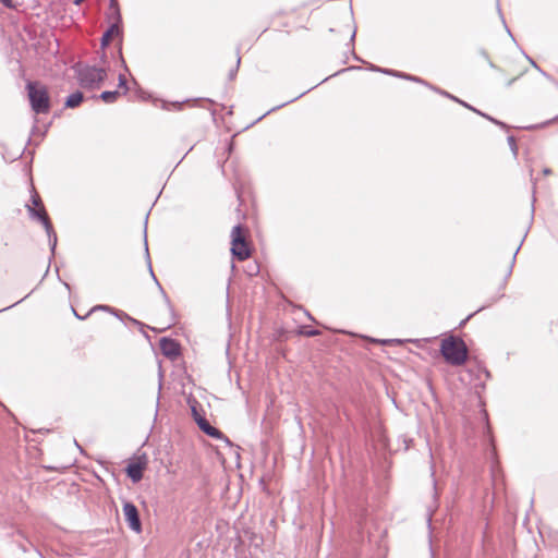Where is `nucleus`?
Returning a JSON list of instances; mask_svg holds the SVG:
<instances>
[{
	"mask_svg": "<svg viewBox=\"0 0 558 558\" xmlns=\"http://www.w3.org/2000/svg\"><path fill=\"white\" fill-rule=\"evenodd\" d=\"M106 78V71L95 66H85L78 71V81L83 87L94 88Z\"/></svg>",
	"mask_w": 558,
	"mask_h": 558,
	"instance_id": "obj_4",
	"label": "nucleus"
},
{
	"mask_svg": "<svg viewBox=\"0 0 558 558\" xmlns=\"http://www.w3.org/2000/svg\"><path fill=\"white\" fill-rule=\"evenodd\" d=\"M83 1H84V0H74V3H75L76 5H78V4H81Z\"/></svg>",
	"mask_w": 558,
	"mask_h": 558,
	"instance_id": "obj_17",
	"label": "nucleus"
},
{
	"mask_svg": "<svg viewBox=\"0 0 558 558\" xmlns=\"http://www.w3.org/2000/svg\"><path fill=\"white\" fill-rule=\"evenodd\" d=\"M110 10H111V19L114 20L113 23L118 24L120 22L121 16H120V12H119L116 0H111Z\"/></svg>",
	"mask_w": 558,
	"mask_h": 558,
	"instance_id": "obj_13",
	"label": "nucleus"
},
{
	"mask_svg": "<svg viewBox=\"0 0 558 558\" xmlns=\"http://www.w3.org/2000/svg\"><path fill=\"white\" fill-rule=\"evenodd\" d=\"M121 95L119 90H112V92H104L100 95V98L105 102H113L118 99V97Z\"/></svg>",
	"mask_w": 558,
	"mask_h": 558,
	"instance_id": "obj_12",
	"label": "nucleus"
},
{
	"mask_svg": "<svg viewBox=\"0 0 558 558\" xmlns=\"http://www.w3.org/2000/svg\"><path fill=\"white\" fill-rule=\"evenodd\" d=\"M32 205L27 206L31 216L34 218H38L43 222L46 231L50 233L52 227L47 216V213L41 204L40 197L37 194H34L32 197Z\"/></svg>",
	"mask_w": 558,
	"mask_h": 558,
	"instance_id": "obj_5",
	"label": "nucleus"
},
{
	"mask_svg": "<svg viewBox=\"0 0 558 558\" xmlns=\"http://www.w3.org/2000/svg\"><path fill=\"white\" fill-rule=\"evenodd\" d=\"M146 468V462L138 459L136 461L131 462L126 468L128 476L134 482L137 483L143 477V471Z\"/></svg>",
	"mask_w": 558,
	"mask_h": 558,
	"instance_id": "obj_7",
	"label": "nucleus"
},
{
	"mask_svg": "<svg viewBox=\"0 0 558 558\" xmlns=\"http://www.w3.org/2000/svg\"><path fill=\"white\" fill-rule=\"evenodd\" d=\"M160 348L167 356H177L179 354V347L177 342L171 339H162L160 341Z\"/></svg>",
	"mask_w": 558,
	"mask_h": 558,
	"instance_id": "obj_9",
	"label": "nucleus"
},
{
	"mask_svg": "<svg viewBox=\"0 0 558 558\" xmlns=\"http://www.w3.org/2000/svg\"><path fill=\"white\" fill-rule=\"evenodd\" d=\"M197 425L198 427L208 436L213 438H222V433L218 430L217 428L213 427L205 417H197Z\"/></svg>",
	"mask_w": 558,
	"mask_h": 558,
	"instance_id": "obj_8",
	"label": "nucleus"
},
{
	"mask_svg": "<svg viewBox=\"0 0 558 558\" xmlns=\"http://www.w3.org/2000/svg\"><path fill=\"white\" fill-rule=\"evenodd\" d=\"M440 351L445 360L452 365L463 364L468 356L464 342L453 337L442 340Z\"/></svg>",
	"mask_w": 558,
	"mask_h": 558,
	"instance_id": "obj_1",
	"label": "nucleus"
},
{
	"mask_svg": "<svg viewBox=\"0 0 558 558\" xmlns=\"http://www.w3.org/2000/svg\"><path fill=\"white\" fill-rule=\"evenodd\" d=\"M28 97L32 108L37 113H46L50 108L47 88L38 83H28Z\"/></svg>",
	"mask_w": 558,
	"mask_h": 558,
	"instance_id": "obj_2",
	"label": "nucleus"
},
{
	"mask_svg": "<svg viewBox=\"0 0 558 558\" xmlns=\"http://www.w3.org/2000/svg\"><path fill=\"white\" fill-rule=\"evenodd\" d=\"M123 513L129 526L135 532H141L142 525L136 507L132 502H124Z\"/></svg>",
	"mask_w": 558,
	"mask_h": 558,
	"instance_id": "obj_6",
	"label": "nucleus"
},
{
	"mask_svg": "<svg viewBox=\"0 0 558 558\" xmlns=\"http://www.w3.org/2000/svg\"><path fill=\"white\" fill-rule=\"evenodd\" d=\"M83 100V94L80 92L73 93L70 95L65 101V106L69 108L77 107Z\"/></svg>",
	"mask_w": 558,
	"mask_h": 558,
	"instance_id": "obj_11",
	"label": "nucleus"
},
{
	"mask_svg": "<svg viewBox=\"0 0 558 558\" xmlns=\"http://www.w3.org/2000/svg\"><path fill=\"white\" fill-rule=\"evenodd\" d=\"M0 2L7 8H13L12 0H0Z\"/></svg>",
	"mask_w": 558,
	"mask_h": 558,
	"instance_id": "obj_15",
	"label": "nucleus"
},
{
	"mask_svg": "<svg viewBox=\"0 0 558 558\" xmlns=\"http://www.w3.org/2000/svg\"><path fill=\"white\" fill-rule=\"evenodd\" d=\"M231 253L239 260H244L251 255L245 241V231L241 226H235L231 231Z\"/></svg>",
	"mask_w": 558,
	"mask_h": 558,
	"instance_id": "obj_3",
	"label": "nucleus"
},
{
	"mask_svg": "<svg viewBox=\"0 0 558 558\" xmlns=\"http://www.w3.org/2000/svg\"><path fill=\"white\" fill-rule=\"evenodd\" d=\"M190 405H191V411H192V415L195 420V422L197 423V417H203L202 414L199 413V411L197 410V407H196V402L195 401H191L190 402Z\"/></svg>",
	"mask_w": 558,
	"mask_h": 558,
	"instance_id": "obj_14",
	"label": "nucleus"
},
{
	"mask_svg": "<svg viewBox=\"0 0 558 558\" xmlns=\"http://www.w3.org/2000/svg\"><path fill=\"white\" fill-rule=\"evenodd\" d=\"M119 26L117 23H112V25L109 27V29L102 36V39H101V44L102 46H107L111 39L119 35Z\"/></svg>",
	"mask_w": 558,
	"mask_h": 558,
	"instance_id": "obj_10",
	"label": "nucleus"
},
{
	"mask_svg": "<svg viewBox=\"0 0 558 558\" xmlns=\"http://www.w3.org/2000/svg\"><path fill=\"white\" fill-rule=\"evenodd\" d=\"M120 85L121 86H124L125 85V80L123 76H120Z\"/></svg>",
	"mask_w": 558,
	"mask_h": 558,
	"instance_id": "obj_16",
	"label": "nucleus"
}]
</instances>
